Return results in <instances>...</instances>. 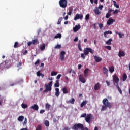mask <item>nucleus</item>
I'll list each match as a JSON object with an SVG mask.
<instances>
[{
	"instance_id": "1",
	"label": "nucleus",
	"mask_w": 130,
	"mask_h": 130,
	"mask_svg": "<svg viewBox=\"0 0 130 130\" xmlns=\"http://www.w3.org/2000/svg\"><path fill=\"white\" fill-rule=\"evenodd\" d=\"M102 103L104 105L102 106L101 111H104V110H106V109H107V107L110 109V108H112V103L109 102L107 99H104L102 101Z\"/></svg>"
},
{
	"instance_id": "2",
	"label": "nucleus",
	"mask_w": 130,
	"mask_h": 130,
	"mask_svg": "<svg viewBox=\"0 0 130 130\" xmlns=\"http://www.w3.org/2000/svg\"><path fill=\"white\" fill-rule=\"evenodd\" d=\"M9 60H6L4 62L1 63L0 64L1 70H3V69H9Z\"/></svg>"
},
{
	"instance_id": "3",
	"label": "nucleus",
	"mask_w": 130,
	"mask_h": 130,
	"mask_svg": "<svg viewBox=\"0 0 130 130\" xmlns=\"http://www.w3.org/2000/svg\"><path fill=\"white\" fill-rule=\"evenodd\" d=\"M59 6L61 8H67L68 7V1L67 0H60L59 2Z\"/></svg>"
},
{
	"instance_id": "4",
	"label": "nucleus",
	"mask_w": 130,
	"mask_h": 130,
	"mask_svg": "<svg viewBox=\"0 0 130 130\" xmlns=\"http://www.w3.org/2000/svg\"><path fill=\"white\" fill-rule=\"evenodd\" d=\"M46 89L45 90L43 91V92L44 93L45 92H48L49 91H51L52 90V88L51 87H52V81H51L49 84L48 85L47 84H45Z\"/></svg>"
},
{
	"instance_id": "5",
	"label": "nucleus",
	"mask_w": 130,
	"mask_h": 130,
	"mask_svg": "<svg viewBox=\"0 0 130 130\" xmlns=\"http://www.w3.org/2000/svg\"><path fill=\"white\" fill-rule=\"evenodd\" d=\"M89 52L91 53V54H93L94 53L93 49L90 48H85L84 49V54L85 55H88Z\"/></svg>"
},
{
	"instance_id": "6",
	"label": "nucleus",
	"mask_w": 130,
	"mask_h": 130,
	"mask_svg": "<svg viewBox=\"0 0 130 130\" xmlns=\"http://www.w3.org/2000/svg\"><path fill=\"white\" fill-rule=\"evenodd\" d=\"M84 17V16L83 14H79V13H77L76 14L75 16L74 17V20L77 21V20H83V18Z\"/></svg>"
},
{
	"instance_id": "7",
	"label": "nucleus",
	"mask_w": 130,
	"mask_h": 130,
	"mask_svg": "<svg viewBox=\"0 0 130 130\" xmlns=\"http://www.w3.org/2000/svg\"><path fill=\"white\" fill-rule=\"evenodd\" d=\"M91 117H92V114H88L85 118V120L88 123H91Z\"/></svg>"
},
{
	"instance_id": "8",
	"label": "nucleus",
	"mask_w": 130,
	"mask_h": 130,
	"mask_svg": "<svg viewBox=\"0 0 130 130\" xmlns=\"http://www.w3.org/2000/svg\"><path fill=\"white\" fill-rule=\"evenodd\" d=\"M79 80L80 82H81V83H83V84H85V83H86V79L84 77H83V74H81L79 76Z\"/></svg>"
},
{
	"instance_id": "9",
	"label": "nucleus",
	"mask_w": 130,
	"mask_h": 130,
	"mask_svg": "<svg viewBox=\"0 0 130 130\" xmlns=\"http://www.w3.org/2000/svg\"><path fill=\"white\" fill-rule=\"evenodd\" d=\"M114 22H115V20L112 18H110L107 22V24L108 25V26H110V25H112L113 24Z\"/></svg>"
},
{
	"instance_id": "10",
	"label": "nucleus",
	"mask_w": 130,
	"mask_h": 130,
	"mask_svg": "<svg viewBox=\"0 0 130 130\" xmlns=\"http://www.w3.org/2000/svg\"><path fill=\"white\" fill-rule=\"evenodd\" d=\"M113 82H115L116 84H118L119 82V78H118L116 75H114L113 77Z\"/></svg>"
},
{
	"instance_id": "11",
	"label": "nucleus",
	"mask_w": 130,
	"mask_h": 130,
	"mask_svg": "<svg viewBox=\"0 0 130 130\" xmlns=\"http://www.w3.org/2000/svg\"><path fill=\"white\" fill-rule=\"evenodd\" d=\"M94 59L96 62H100V61H102V58L98 56H94Z\"/></svg>"
},
{
	"instance_id": "12",
	"label": "nucleus",
	"mask_w": 130,
	"mask_h": 130,
	"mask_svg": "<svg viewBox=\"0 0 130 130\" xmlns=\"http://www.w3.org/2000/svg\"><path fill=\"white\" fill-rule=\"evenodd\" d=\"M64 55H66V52L64 51L61 52L60 55V58L61 61H62L63 59H64Z\"/></svg>"
},
{
	"instance_id": "13",
	"label": "nucleus",
	"mask_w": 130,
	"mask_h": 130,
	"mask_svg": "<svg viewBox=\"0 0 130 130\" xmlns=\"http://www.w3.org/2000/svg\"><path fill=\"white\" fill-rule=\"evenodd\" d=\"M101 85L100 83H98L94 85V90L95 91H98L100 89Z\"/></svg>"
},
{
	"instance_id": "14",
	"label": "nucleus",
	"mask_w": 130,
	"mask_h": 130,
	"mask_svg": "<svg viewBox=\"0 0 130 130\" xmlns=\"http://www.w3.org/2000/svg\"><path fill=\"white\" fill-rule=\"evenodd\" d=\"M31 109H33L34 110H36L37 111L38 109H39V107L37 104H34V105L30 107Z\"/></svg>"
},
{
	"instance_id": "15",
	"label": "nucleus",
	"mask_w": 130,
	"mask_h": 130,
	"mask_svg": "<svg viewBox=\"0 0 130 130\" xmlns=\"http://www.w3.org/2000/svg\"><path fill=\"white\" fill-rule=\"evenodd\" d=\"M79 29H81V25H80V24L76 25L75 27L73 28V31L74 32H77Z\"/></svg>"
},
{
	"instance_id": "16",
	"label": "nucleus",
	"mask_w": 130,
	"mask_h": 130,
	"mask_svg": "<svg viewBox=\"0 0 130 130\" xmlns=\"http://www.w3.org/2000/svg\"><path fill=\"white\" fill-rule=\"evenodd\" d=\"M55 95L56 97H59V95H60V92H59V88H55Z\"/></svg>"
},
{
	"instance_id": "17",
	"label": "nucleus",
	"mask_w": 130,
	"mask_h": 130,
	"mask_svg": "<svg viewBox=\"0 0 130 130\" xmlns=\"http://www.w3.org/2000/svg\"><path fill=\"white\" fill-rule=\"evenodd\" d=\"M118 56L119 57H122L123 56H125V53L124 51H120L118 53Z\"/></svg>"
},
{
	"instance_id": "18",
	"label": "nucleus",
	"mask_w": 130,
	"mask_h": 130,
	"mask_svg": "<svg viewBox=\"0 0 130 130\" xmlns=\"http://www.w3.org/2000/svg\"><path fill=\"white\" fill-rule=\"evenodd\" d=\"M103 72L105 75H108V69L106 67H103Z\"/></svg>"
},
{
	"instance_id": "19",
	"label": "nucleus",
	"mask_w": 130,
	"mask_h": 130,
	"mask_svg": "<svg viewBox=\"0 0 130 130\" xmlns=\"http://www.w3.org/2000/svg\"><path fill=\"white\" fill-rule=\"evenodd\" d=\"M94 11L96 15H100V14H101V12L99 11V9H98V8H96L94 10Z\"/></svg>"
},
{
	"instance_id": "20",
	"label": "nucleus",
	"mask_w": 130,
	"mask_h": 130,
	"mask_svg": "<svg viewBox=\"0 0 130 130\" xmlns=\"http://www.w3.org/2000/svg\"><path fill=\"white\" fill-rule=\"evenodd\" d=\"M115 33L116 34H118L119 38H122V37H124V34L118 32V31H115Z\"/></svg>"
},
{
	"instance_id": "21",
	"label": "nucleus",
	"mask_w": 130,
	"mask_h": 130,
	"mask_svg": "<svg viewBox=\"0 0 130 130\" xmlns=\"http://www.w3.org/2000/svg\"><path fill=\"white\" fill-rule=\"evenodd\" d=\"M62 92L64 94H68L69 91H68V88L67 87H64L62 88Z\"/></svg>"
},
{
	"instance_id": "22",
	"label": "nucleus",
	"mask_w": 130,
	"mask_h": 130,
	"mask_svg": "<svg viewBox=\"0 0 130 130\" xmlns=\"http://www.w3.org/2000/svg\"><path fill=\"white\" fill-rule=\"evenodd\" d=\"M89 69L88 68H87L84 71V77H88V72H89Z\"/></svg>"
},
{
	"instance_id": "23",
	"label": "nucleus",
	"mask_w": 130,
	"mask_h": 130,
	"mask_svg": "<svg viewBox=\"0 0 130 130\" xmlns=\"http://www.w3.org/2000/svg\"><path fill=\"white\" fill-rule=\"evenodd\" d=\"M109 71L110 73H111V74H112V73L114 72V67L113 66L110 67V68H109Z\"/></svg>"
},
{
	"instance_id": "24",
	"label": "nucleus",
	"mask_w": 130,
	"mask_h": 130,
	"mask_svg": "<svg viewBox=\"0 0 130 130\" xmlns=\"http://www.w3.org/2000/svg\"><path fill=\"white\" fill-rule=\"evenodd\" d=\"M111 42H112V39H109L106 42V44L107 45H111Z\"/></svg>"
},
{
	"instance_id": "25",
	"label": "nucleus",
	"mask_w": 130,
	"mask_h": 130,
	"mask_svg": "<svg viewBox=\"0 0 130 130\" xmlns=\"http://www.w3.org/2000/svg\"><path fill=\"white\" fill-rule=\"evenodd\" d=\"M50 106H50V105H49V104L46 103L45 105V108H46V110L49 111L50 109Z\"/></svg>"
},
{
	"instance_id": "26",
	"label": "nucleus",
	"mask_w": 130,
	"mask_h": 130,
	"mask_svg": "<svg viewBox=\"0 0 130 130\" xmlns=\"http://www.w3.org/2000/svg\"><path fill=\"white\" fill-rule=\"evenodd\" d=\"M86 104H87V101H83L80 105V107H84Z\"/></svg>"
},
{
	"instance_id": "27",
	"label": "nucleus",
	"mask_w": 130,
	"mask_h": 130,
	"mask_svg": "<svg viewBox=\"0 0 130 130\" xmlns=\"http://www.w3.org/2000/svg\"><path fill=\"white\" fill-rule=\"evenodd\" d=\"M60 84H59V80H57L56 82L54 84V87H59Z\"/></svg>"
},
{
	"instance_id": "28",
	"label": "nucleus",
	"mask_w": 130,
	"mask_h": 130,
	"mask_svg": "<svg viewBox=\"0 0 130 130\" xmlns=\"http://www.w3.org/2000/svg\"><path fill=\"white\" fill-rule=\"evenodd\" d=\"M17 120H18V121H23V120H24V116H20L17 118Z\"/></svg>"
},
{
	"instance_id": "29",
	"label": "nucleus",
	"mask_w": 130,
	"mask_h": 130,
	"mask_svg": "<svg viewBox=\"0 0 130 130\" xmlns=\"http://www.w3.org/2000/svg\"><path fill=\"white\" fill-rule=\"evenodd\" d=\"M126 79H127V75H126V74H124L123 75V82H125L126 81Z\"/></svg>"
},
{
	"instance_id": "30",
	"label": "nucleus",
	"mask_w": 130,
	"mask_h": 130,
	"mask_svg": "<svg viewBox=\"0 0 130 130\" xmlns=\"http://www.w3.org/2000/svg\"><path fill=\"white\" fill-rule=\"evenodd\" d=\"M32 44L34 45L36 43L37 44H39V41L37 39H34L32 40Z\"/></svg>"
},
{
	"instance_id": "31",
	"label": "nucleus",
	"mask_w": 130,
	"mask_h": 130,
	"mask_svg": "<svg viewBox=\"0 0 130 130\" xmlns=\"http://www.w3.org/2000/svg\"><path fill=\"white\" fill-rule=\"evenodd\" d=\"M78 48L79 49V50H80V51H82V48H81V41L79 40V43H78Z\"/></svg>"
},
{
	"instance_id": "32",
	"label": "nucleus",
	"mask_w": 130,
	"mask_h": 130,
	"mask_svg": "<svg viewBox=\"0 0 130 130\" xmlns=\"http://www.w3.org/2000/svg\"><path fill=\"white\" fill-rule=\"evenodd\" d=\"M69 103H71V104H75V99L72 98L70 100L68 101Z\"/></svg>"
},
{
	"instance_id": "33",
	"label": "nucleus",
	"mask_w": 130,
	"mask_h": 130,
	"mask_svg": "<svg viewBox=\"0 0 130 130\" xmlns=\"http://www.w3.org/2000/svg\"><path fill=\"white\" fill-rule=\"evenodd\" d=\"M113 4H114V7H115L116 8H117V9H118V8H119V5L116 4V1H113Z\"/></svg>"
},
{
	"instance_id": "34",
	"label": "nucleus",
	"mask_w": 130,
	"mask_h": 130,
	"mask_svg": "<svg viewBox=\"0 0 130 130\" xmlns=\"http://www.w3.org/2000/svg\"><path fill=\"white\" fill-rule=\"evenodd\" d=\"M18 45H19V43L18 42H16L14 43V48H17V47H20V46H18Z\"/></svg>"
},
{
	"instance_id": "35",
	"label": "nucleus",
	"mask_w": 130,
	"mask_h": 130,
	"mask_svg": "<svg viewBox=\"0 0 130 130\" xmlns=\"http://www.w3.org/2000/svg\"><path fill=\"white\" fill-rule=\"evenodd\" d=\"M44 49H45V44H43V45L40 47V50L42 51H43Z\"/></svg>"
},
{
	"instance_id": "36",
	"label": "nucleus",
	"mask_w": 130,
	"mask_h": 130,
	"mask_svg": "<svg viewBox=\"0 0 130 130\" xmlns=\"http://www.w3.org/2000/svg\"><path fill=\"white\" fill-rule=\"evenodd\" d=\"M55 38H56V39H57V38L60 39V38H61V34L60 33L57 34V35L55 36Z\"/></svg>"
},
{
	"instance_id": "37",
	"label": "nucleus",
	"mask_w": 130,
	"mask_h": 130,
	"mask_svg": "<svg viewBox=\"0 0 130 130\" xmlns=\"http://www.w3.org/2000/svg\"><path fill=\"white\" fill-rule=\"evenodd\" d=\"M61 21H62V17H60L58 20L57 25H60Z\"/></svg>"
},
{
	"instance_id": "38",
	"label": "nucleus",
	"mask_w": 130,
	"mask_h": 130,
	"mask_svg": "<svg viewBox=\"0 0 130 130\" xmlns=\"http://www.w3.org/2000/svg\"><path fill=\"white\" fill-rule=\"evenodd\" d=\"M57 75V72L55 71H52L51 73V76H56Z\"/></svg>"
},
{
	"instance_id": "39",
	"label": "nucleus",
	"mask_w": 130,
	"mask_h": 130,
	"mask_svg": "<svg viewBox=\"0 0 130 130\" xmlns=\"http://www.w3.org/2000/svg\"><path fill=\"white\" fill-rule=\"evenodd\" d=\"M44 124L46 126H49V121L48 120L45 121Z\"/></svg>"
},
{
	"instance_id": "40",
	"label": "nucleus",
	"mask_w": 130,
	"mask_h": 130,
	"mask_svg": "<svg viewBox=\"0 0 130 130\" xmlns=\"http://www.w3.org/2000/svg\"><path fill=\"white\" fill-rule=\"evenodd\" d=\"M21 106L24 109H25V108H28V105H27V104H22Z\"/></svg>"
},
{
	"instance_id": "41",
	"label": "nucleus",
	"mask_w": 130,
	"mask_h": 130,
	"mask_svg": "<svg viewBox=\"0 0 130 130\" xmlns=\"http://www.w3.org/2000/svg\"><path fill=\"white\" fill-rule=\"evenodd\" d=\"M42 126L41 125H38L36 130H42Z\"/></svg>"
},
{
	"instance_id": "42",
	"label": "nucleus",
	"mask_w": 130,
	"mask_h": 130,
	"mask_svg": "<svg viewBox=\"0 0 130 130\" xmlns=\"http://www.w3.org/2000/svg\"><path fill=\"white\" fill-rule=\"evenodd\" d=\"M72 12H73V9H70V10H69V12H68L67 13L68 15V16H71V15H72Z\"/></svg>"
},
{
	"instance_id": "43",
	"label": "nucleus",
	"mask_w": 130,
	"mask_h": 130,
	"mask_svg": "<svg viewBox=\"0 0 130 130\" xmlns=\"http://www.w3.org/2000/svg\"><path fill=\"white\" fill-rule=\"evenodd\" d=\"M111 16V14H110V13H109V12H108L106 15V18L107 19H108Z\"/></svg>"
},
{
	"instance_id": "44",
	"label": "nucleus",
	"mask_w": 130,
	"mask_h": 130,
	"mask_svg": "<svg viewBox=\"0 0 130 130\" xmlns=\"http://www.w3.org/2000/svg\"><path fill=\"white\" fill-rule=\"evenodd\" d=\"M55 48L57 49H59V48H61V45H57L55 46Z\"/></svg>"
},
{
	"instance_id": "45",
	"label": "nucleus",
	"mask_w": 130,
	"mask_h": 130,
	"mask_svg": "<svg viewBox=\"0 0 130 130\" xmlns=\"http://www.w3.org/2000/svg\"><path fill=\"white\" fill-rule=\"evenodd\" d=\"M99 27L100 29H102L103 28V24L102 23H98Z\"/></svg>"
},
{
	"instance_id": "46",
	"label": "nucleus",
	"mask_w": 130,
	"mask_h": 130,
	"mask_svg": "<svg viewBox=\"0 0 130 130\" xmlns=\"http://www.w3.org/2000/svg\"><path fill=\"white\" fill-rule=\"evenodd\" d=\"M105 47L107 48V49H108V50H111V46H106Z\"/></svg>"
},
{
	"instance_id": "47",
	"label": "nucleus",
	"mask_w": 130,
	"mask_h": 130,
	"mask_svg": "<svg viewBox=\"0 0 130 130\" xmlns=\"http://www.w3.org/2000/svg\"><path fill=\"white\" fill-rule=\"evenodd\" d=\"M88 19H90V15L89 14L85 16V20H87Z\"/></svg>"
},
{
	"instance_id": "48",
	"label": "nucleus",
	"mask_w": 130,
	"mask_h": 130,
	"mask_svg": "<svg viewBox=\"0 0 130 130\" xmlns=\"http://www.w3.org/2000/svg\"><path fill=\"white\" fill-rule=\"evenodd\" d=\"M39 62H40V60L38 59V60L35 62V66H37V64H39Z\"/></svg>"
},
{
	"instance_id": "49",
	"label": "nucleus",
	"mask_w": 130,
	"mask_h": 130,
	"mask_svg": "<svg viewBox=\"0 0 130 130\" xmlns=\"http://www.w3.org/2000/svg\"><path fill=\"white\" fill-rule=\"evenodd\" d=\"M118 12H119V11L117 9H116L113 12V14H114V15H116V14H117L118 13Z\"/></svg>"
},
{
	"instance_id": "50",
	"label": "nucleus",
	"mask_w": 130,
	"mask_h": 130,
	"mask_svg": "<svg viewBox=\"0 0 130 130\" xmlns=\"http://www.w3.org/2000/svg\"><path fill=\"white\" fill-rule=\"evenodd\" d=\"M37 77H40V76H41V73H40V71L37 72Z\"/></svg>"
},
{
	"instance_id": "51",
	"label": "nucleus",
	"mask_w": 130,
	"mask_h": 130,
	"mask_svg": "<svg viewBox=\"0 0 130 130\" xmlns=\"http://www.w3.org/2000/svg\"><path fill=\"white\" fill-rule=\"evenodd\" d=\"M87 116V114L86 113H83L81 115L80 117H86Z\"/></svg>"
},
{
	"instance_id": "52",
	"label": "nucleus",
	"mask_w": 130,
	"mask_h": 130,
	"mask_svg": "<svg viewBox=\"0 0 130 130\" xmlns=\"http://www.w3.org/2000/svg\"><path fill=\"white\" fill-rule=\"evenodd\" d=\"M25 124H27V118H25L24 121L23 123V125H25Z\"/></svg>"
},
{
	"instance_id": "53",
	"label": "nucleus",
	"mask_w": 130,
	"mask_h": 130,
	"mask_svg": "<svg viewBox=\"0 0 130 130\" xmlns=\"http://www.w3.org/2000/svg\"><path fill=\"white\" fill-rule=\"evenodd\" d=\"M31 44H33L32 42L29 41V42H27L28 46H30Z\"/></svg>"
},
{
	"instance_id": "54",
	"label": "nucleus",
	"mask_w": 130,
	"mask_h": 130,
	"mask_svg": "<svg viewBox=\"0 0 130 130\" xmlns=\"http://www.w3.org/2000/svg\"><path fill=\"white\" fill-rule=\"evenodd\" d=\"M81 56L83 59H85V58H86V57L85 56V54H81Z\"/></svg>"
},
{
	"instance_id": "55",
	"label": "nucleus",
	"mask_w": 130,
	"mask_h": 130,
	"mask_svg": "<svg viewBox=\"0 0 130 130\" xmlns=\"http://www.w3.org/2000/svg\"><path fill=\"white\" fill-rule=\"evenodd\" d=\"M103 8V5H99V9H100V10H101V11H102V9Z\"/></svg>"
},
{
	"instance_id": "56",
	"label": "nucleus",
	"mask_w": 130,
	"mask_h": 130,
	"mask_svg": "<svg viewBox=\"0 0 130 130\" xmlns=\"http://www.w3.org/2000/svg\"><path fill=\"white\" fill-rule=\"evenodd\" d=\"M45 110H41L40 111V113L41 114H43L44 113H45Z\"/></svg>"
},
{
	"instance_id": "57",
	"label": "nucleus",
	"mask_w": 130,
	"mask_h": 130,
	"mask_svg": "<svg viewBox=\"0 0 130 130\" xmlns=\"http://www.w3.org/2000/svg\"><path fill=\"white\" fill-rule=\"evenodd\" d=\"M107 34H108V32L105 31V32L104 33V37H105L106 38H107Z\"/></svg>"
},
{
	"instance_id": "58",
	"label": "nucleus",
	"mask_w": 130,
	"mask_h": 130,
	"mask_svg": "<svg viewBox=\"0 0 130 130\" xmlns=\"http://www.w3.org/2000/svg\"><path fill=\"white\" fill-rule=\"evenodd\" d=\"M79 40L78 37H76L74 39V42H77V41H78V40Z\"/></svg>"
},
{
	"instance_id": "59",
	"label": "nucleus",
	"mask_w": 130,
	"mask_h": 130,
	"mask_svg": "<svg viewBox=\"0 0 130 130\" xmlns=\"http://www.w3.org/2000/svg\"><path fill=\"white\" fill-rule=\"evenodd\" d=\"M21 66H22V63L19 62L17 64L18 68H20V67H21Z\"/></svg>"
},
{
	"instance_id": "60",
	"label": "nucleus",
	"mask_w": 130,
	"mask_h": 130,
	"mask_svg": "<svg viewBox=\"0 0 130 130\" xmlns=\"http://www.w3.org/2000/svg\"><path fill=\"white\" fill-rule=\"evenodd\" d=\"M118 90L120 94H122V90H121V89H120V88H118Z\"/></svg>"
},
{
	"instance_id": "61",
	"label": "nucleus",
	"mask_w": 130,
	"mask_h": 130,
	"mask_svg": "<svg viewBox=\"0 0 130 130\" xmlns=\"http://www.w3.org/2000/svg\"><path fill=\"white\" fill-rule=\"evenodd\" d=\"M53 122H54V123H56V122H57V120H56V118H54L53 119Z\"/></svg>"
},
{
	"instance_id": "62",
	"label": "nucleus",
	"mask_w": 130,
	"mask_h": 130,
	"mask_svg": "<svg viewBox=\"0 0 130 130\" xmlns=\"http://www.w3.org/2000/svg\"><path fill=\"white\" fill-rule=\"evenodd\" d=\"M60 77H61V74H59L58 75H57L56 78L57 79H60Z\"/></svg>"
},
{
	"instance_id": "63",
	"label": "nucleus",
	"mask_w": 130,
	"mask_h": 130,
	"mask_svg": "<svg viewBox=\"0 0 130 130\" xmlns=\"http://www.w3.org/2000/svg\"><path fill=\"white\" fill-rule=\"evenodd\" d=\"M70 128H69V127H66L63 128V130H70Z\"/></svg>"
},
{
	"instance_id": "64",
	"label": "nucleus",
	"mask_w": 130,
	"mask_h": 130,
	"mask_svg": "<svg viewBox=\"0 0 130 130\" xmlns=\"http://www.w3.org/2000/svg\"><path fill=\"white\" fill-rule=\"evenodd\" d=\"M112 12H113V10L111 9H109L108 13H111Z\"/></svg>"
}]
</instances>
